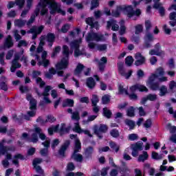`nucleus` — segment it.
<instances>
[{"label": "nucleus", "mask_w": 176, "mask_h": 176, "mask_svg": "<svg viewBox=\"0 0 176 176\" xmlns=\"http://www.w3.org/2000/svg\"><path fill=\"white\" fill-rule=\"evenodd\" d=\"M125 124L126 126H129V130H134V128L135 127V122L134 121L126 119L125 120Z\"/></svg>", "instance_id": "obj_38"}, {"label": "nucleus", "mask_w": 176, "mask_h": 176, "mask_svg": "<svg viewBox=\"0 0 176 176\" xmlns=\"http://www.w3.org/2000/svg\"><path fill=\"white\" fill-rule=\"evenodd\" d=\"M107 48L108 45H107V44H99L97 45V50H98V52H105Z\"/></svg>", "instance_id": "obj_48"}, {"label": "nucleus", "mask_w": 176, "mask_h": 176, "mask_svg": "<svg viewBox=\"0 0 176 176\" xmlns=\"http://www.w3.org/2000/svg\"><path fill=\"white\" fill-rule=\"evenodd\" d=\"M144 143L142 141H139L131 144V155L133 156V157H137V156H138V152H140V151H144V147H142Z\"/></svg>", "instance_id": "obj_7"}, {"label": "nucleus", "mask_w": 176, "mask_h": 176, "mask_svg": "<svg viewBox=\"0 0 176 176\" xmlns=\"http://www.w3.org/2000/svg\"><path fill=\"white\" fill-rule=\"evenodd\" d=\"M43 162V160L42 158H34L32 162L33 167H35L36 166H39L38 164H41Z\"/></svg>", "instance_id": "obj_57"}, {"label": "nucleus", "mask_w": 176, "mask_h": 176, "mask_svg": "<svg viewBox=\"0 0 176 176\" xmlns=\"http://www.w3.org/2000/svg\"><path fill=\"white\" fill-rule=\"evenodd\" d=\"M13 45H14L13 43V38H12V36L8 35L3 45L1 47V49H10V47H13Z\"/></svg>", "instance_id": "obj_15"}, {"label": "nucleus", "mask_w": 176, "mask_h": 176, "mask_svg": "<svg viewBox=\"0 0 176 176\" xmlns=\"http://www.w3.org/2000/svg\"><path fill=\"white\" fill-rule=\"evenodd\" d=\"M40 155L44 157L49 156V148H41L40 150Z\"/></svg>", "instance_id": "obj_56"}, {"label": "nucleus", "mask_w": 176, "mask_h": 176, "mask_svg": "<svg viewBox=\"0 0 176 176\" xmlns=\"http://www.w3.org/2000/svg\"><path fill=\"white\" fill-rule=\"evenodd\" d=\"M76 168L75 164L74 162H69L67 165V171H74Z\"/></svg>", "instance_id": "obj_60"}, {"label": "nucleus", "mask_w": 176, "mask_h": 176, "mask_svg": "<svg viewBox=\"0 0 176 176\" xmlns=\"http://www.w3.org/2000/svg\"><path fill=\"white\" fill-rule=\"evenodd\" d=\"M52 87L50 85L45 86V87L44 89V92L43 93V96L44 97H48L49 91H50V90H52Z\"/></svg>", "instance_id": "obj_52"}, {"label": "nucleus", "mask_w": 176, "mask_h": 176, "mask_svg": "<svg viewBox=\"0 0 176 176\" xmlns=\"http://www.w3.org/2000/svg\"><path fill=\"white\" fill-rule=\"evenodd\" d=\"M3 142H5V140H3L1 142H0V157L1 156L6 155L7 146L3 145Z\"/></svg>", "instance_id": "obj_31"}, {"label": "nucleus", "mask_w": 176, "mask_h": 176, "mask_svg": "<svg viewBox=\"0 0 176 176\" xmlns=\"http://www.w3.org/2000/svg\"><path fill=\"white\" fill-rule=\"evenodd\" d=\"M111 28L112 31H118L119 30V25L116 24V21L111 20L107 21V28L109 30Z\"/></svg>", "instance_id": "obj_19"}, {"label": "nucleus", "mask_w": 176, "mask_h": 176, "mask_svg": "<svg viewBox=\"0 0 176 176\" xmlns=\"http://www.w3.org/2000/svg\"><path fill=\"white\" fill-rule=\"evenodd\" d=\"M38 134L40 140L45 141L46 140V135L42 133V129L40 127L34 126V133H32V138L30 137L28 133H23L21 137V140H25L28 142H33V144H36L38 141Z\"/></svg>", "instance_id": "obj_1"}, {"label": "nucleus", "mask_w": 176, "mask_h": 176, "mask_svg": "<svg viewBox=\"0 0 176 176\" xmlns=\"http://www.w3.org/2000/svg\"><path fill=\"white\" fill-rule=\"evenodd\" d=\"M118 91H119L120 94H126V96H127V94H129V91H127V89H124V87L122 85H119Z\"/></svg>", "instance_id": "obj_49"}, {"label": "nucleus", "mask_w": 176, "mask_h": 176, "mask_svg": "<svg viewBox=\"0 0 176 176\" xmlns=\"http://www.w3.org/2000/svg\"><path fill=\"white\" fill-rule=\"evenodd\" d=\"M110 135H111V137H113V138H118V137L120 135V134H119V131H118V129H112L110 131Z\"/></svg>", "instance_id": "obj_51"}, {"label": "nucleus", "mask_w": 176, "mask_h": 176, "mask_svg": "<svg viewBox=\"0 0 176 176\" xmlns=\"http://www.w3.org/2000/svg\"><path fill=\"white\" fill-rule=\"evenodd\" d=\"M166 127L170 131V133H171V134H174L175 133H176V126H171V123H168Z\"/></svg>", "instance_id": "obj_59"}, {"label": "nucleus", "mask_w": 176, "mask_h": 176, "mask_svg": "<svg viewBox=\"0 0 176 176\" xmlns=\"http://www.w3.org/2000/svg\"><path fill=\"white\" fill-rule=\"evenodd\" d=\"M100 6V0H91V10L96 9Z\"/></svg>", "instance_id": "obj_43"}, {"label": "nucleus", "mask_w": 176, "mask_h": 176, "mask_svg": "<svg viewBox=\"0 0 176 176\" xmlns=\"http://www.w3.org/2000/svg\"><path fill=\"white\" fill-rule=\"evenodd\" d=\"M121 174H126V173H130V169L127 167L126 162H122V166L120 168Z\"/></svg>", "instance_id": "obj_33"}, {"label": "nucleus", "mask_w": 176, "mask_h": 176, "mask_svg": "<svg viewBox=\"0 0 176 176\" xmlns=\"http://www.w3.org/2000/svg\"><path fill=\"white\" fill-rule=\"evenodd\" d=\"M69 145H71V141L69 140H65L58 151V155L62 157H65V152H67V150L69 148Z\"/></svg>", "instance_id": "obj_9"}, {"label": "nucleus", "mask_w": 176, "mask_h": 176, "mask_svg": "<svg viewBox=\"0 0 176 176\" xmlns=\"http://www.w3.org/2000/svg\"><path fill=\"white\" fill-rule=\"evenodd\" d=\"M135 65H136V67L143 65V64H145V61H146L145 56H142L141 52H138L135 54Z\"/></svg>", "instance_id": "obj_10"}, {"label": "nucleus", "mask_w": 176, "mask_h": 176, "mask_svg": "<svg viewBox=\"0 0 176 176\" xmlns=\"http://www.w3.org/2000/svg\"><path fill=\"white\" fill-rule=\"evenodd\" d=\"M54 1L56 0H40L38 6H40L41 16H46L49 14V9H47V6H49L51 11L53 10L52 5H54Z\"/></svg>", "instance_id": "obj_3"}, {"label": "nucleus", "mask_w": 176, "mask_h": 176, "mask_svg": "<svg viewBox=\"0 0 176 176\" xmlns=\"http://www.w3.org/2000/svg\"><path fill=\"white\" fill-rule=\"evenodd\" d=\"M82 151V143L80 140H76L74 142V149L72 153V157L79 163H82L83 162V155L81 154H78L79 152Z\"/></svg>", "instance_id": "obj_4"}, {"label": "nucleus", "mask_w": 176, "mask_h": 176, "mask_svg": "<svg viewBox=\"0 0 176 176\" xmlns=\"http://www.w3.org/2000/svg\"><path fill=\"white\" fill-rule=\"evenodd\" d=\"M86 85L89 89H94L96 87V80L92 77H89L87 79Z\"/></svg>", "instance_id": "obj_26"}, {"label": "nucleus", "mask_w": 176, "mask_h": 176, "mask_svg": "<svg viewBox=\"0 0 176 176\" xmlns=\"http://www.w3.org/2000/svg\"><path fill=\"white\" fill-rule=\"evenodd\" d=\"M72 119L73 120H77V122H79L80 120V116H79V111H74L72 113Z\"/></svg>", "instance_id": "obj_55"}, {"label": "nucleus", "mask_w": 176, "mask_h": 176, "mask_svg": "<svg viewBox=\"0 0 176 176\" xmlns=\"http://www.w3.org/2000/svg\"><path fill=\"white\" fill-rule=\"evenodd\" d=\"M30 110L36 111V100L33 99L30 102Z\"/></svg>", "instance_id": "obj_45"}, {"label": "nucleus", "mask_w": 176, "mask_h": 176, "mask_svg": "<svg viewBox=\"0 0 176 176\" xmlns=\"http://www.w3.org/2000/svg\"><path fill=\"white\" fill-rule=\"evenodd\" d=\"M85 69V67H77L74 70V75L78 76L82 74V72Z\"/></svg>", "instance_id": "obj_58"}, {"label": "nucleus", "mask_w": 176, "mask_h": 176, "mask_svg": "<svg viewBox=\"0 0 176 176\" xmlns=\"http://www.w3.org/2000/svg\"><path fill=\"white\" fill-rule=\"evenodd\" d=\"M160 97H164L168 93L167 87L162 85L160 89Z\"/></svg>", "instance_id": "obj_42"}, {"label": "nucleus", "mask_w": 176, "mask_h": 176, "mask_svg": "<svg viewBox=\"0 0 176 176\" xmlns=\"http://www.w3.org/2000/svg\"><path fill=\"white\" fill-rule=\"evenodd\" d=\"M154 38H153V34L151 33H146L144 36V47L146 49H149L152 47V44H151V42H153Z\"/></svg>", "instance_id": "obj_11"}, {"label": "nucleus", "mask_w": 176, "mask_h": 176, "mask_svg": "<svg viewBox=\"0 0 176 176\" xmlns=\"http://www.w3.org/2000/svg\"><path fill=\"white\" fill-rule=\"evenodd\" d=\"M52 6L53 8V10L50 11L51 14H54V13L57 12V13H60L62 16H65V11L63 10L60 8L58 7V4L57 3V2L54 1V4H52Z\"/></svg>", "instance_id": "obj_16"}, {"label": "nucleus", "mask_w": 176, "mask_h": 176, "mask_svg": "<svg viewBox=\"0 0 176 176\" xmlns=\"http://www.w3.org/2000/svg\"><path fill=\"white\" fill-rule=\"evenodd\" d=\"M131 93L126 94V96H129V99L132 100L133 101H137L138 100V96L135 94V91L138 90V91H140V93H148L149 91V89L145 85H141V84H135L130 87Z\"/></svg>", "instance_id": "obj_2"}, {"label": "nucleus", "mask_w": 176, "mask_h": 176, "mask_svg": "<svg viewBox=\"0 0 176 176\" xmlns=\"http://www.w3.org/2000/svg\"><path fill=\"white\" fill-rule=\"evenodd\" d=\"M27 23V21L23 20V19H16L14 21V25L16 27H19V28H21V27H24L25 25V23Z\"/></svg>", "instance_id": "obj_32"}, {"label": "nucleus", "mask_w": 176, "mask_h": 176, "mask_svg": "<svg viewBox=\"0 0 176 176\" xmlns=\"http://www.w3.org/2000/svg\"><path fill=\"white\" fill-rule=\"evenodd\" d=\"M144 24L146 32H149V30H151V28H152V23H151V21L146 20Z\"/></svg>", "instance_id": "obj_63"}, {"label": "nucleus", "mask_w": 176, "mask_h": 176, "mask_svg": "<svg viewBox=\"0 0 176 176\" xmlns=\"http://www.w3.org/2000/svg\"><path fill=\"white\" fill-rule=\"evenodd\" d=\"M45 39L48 43H54V41H56V34L52 32H49L47 34Z\"/></svg>", "instance_id": "obj_27"}, {"label": "nucleus", "mask_w": 176, "mask_h": 176, "mask_svg": "<svg viewBox=\"0 0 176 176\" xmlns=\"http://www.w3.org/2000/svg\"><path fill=\"white\" fill-rule=\"evenodd\" d=\"M108 63V59L107 57L103 56L100 58V61L98 63L99 67H104V64H107Z\"/></svg>", "instance_id": "obj_62"}, {"label": "nucleus", "mask_w": 176, "mask_h": 176, "mask_svg": "<svg viewBox=\"0 0 176 176\" xmlns=\"http://www.w3.org/2000/svg\"><path fill=\"white\" fill-rule=\"evenodd\" d=\"M63 54L65 57H69V47H68L67 45H63Z\"/></svg>", "instance_id": "obj_46"}, {"label": "nucleus", "mask_w": 176, "mask_h": 176, "mask_svg": "<svg viewBox=\"0 0 176 176\" xmlns=\"http://www.w3.org/2000/svg\"><path fill=\"white\" fill-rule=\"evenodd\" d=\"M109 101H111L109 96L104 95L102 97V104H103V105H107V104H109Z\"/></svg>", "instance_id": "obj_47"}, {"label": "nucleus", "mask_w": 176, "mask_h": 176, "mask_svg": "<svg viewBox=\"0 0 176 176\" xmlns=\"http://www.w3.org/2000/svg\"><path fill=\"white\" fill-rule=\"evenodd\" d=\"M149 157V155L148 154V152L143 151L142 154H140L139 157H138V162L139 163H145V160H148Z\"/></svg>", "instance_id": "obj_25"}, {"label": "nucleus", "mask_w": 176, "mask_h": 176, "mask_svg": "<svg viewBox=\"0 0 176 176\" xmlns=\"http://www.w3.org/2000/svg\"><path fill=\"white\" fill-rule=\"evenodd\" d=\"M126 115L129 116V118H134V116H135V109L134 107L131 106L127 109Z\"/></svg>", "instance_id": "obj_29"}, {"label": "nucleus", "mask_w": 176, "mask_h": 176, "mask_svg": "<svg viewBox=\"0 0 176 176\" xmlns=\"http://www.w3.org/2000/svg\"><path fill=\"white\" fill-rule=\"evenodd\" d=\"M42 31H43V25H41L38 28H36V26H33L32 28H30V30L27 32L28 34H41Z\"/></svg>", "instance_id": "obj_22"}, {"label": "nucleus", "mask_w": 176, "mask_h": 176, "mask_svg": "<svg viewBox=\"0 0 176 176\" xmlns=\"http://www.w3.org/2000/svg\"><path fill=\"white\" fill-rule=\"evenodd\" d=\"M81 41H82V40H80H80H74V41H72L70 43L71 47H72V49H75V50L77 49H79L80 43Z\"/></svg>", "instance_id": "obj_37"}, {"label": "nucleus", "mask_w": 176, "mask_h": 176, "mask_svg": "<svg viewBox=\"0 0 176 176\" xmlns=\"http://www.w3.org/2000/svg\"><path fill=\"white\" fill-rule=\"evenodd\" d=\"M65 123H62L60 124V128L59 129V134L60 135H64L65 134H69V131H71V126L65 127Z\"/></svg>", "instance_id": "obj_17"}, {"label": "nucleus", "mask_w": 176, "mask_h": 176, "mask_svg": "<svg viewBox=\"0 0 176 176\" xmlns=\"http://www.w3.org/2000/svg\"><path fill=\"white\" fill-rule=\"evenodd\" d=\"M72 131H74V133H78V134L83 133V129L80 128L79 122L74 123V127L72 129Z\"/></svg>", "instance_id": "obj_34"}, {"label": "nucleus", "mask_w": 176, "mask_h": 176, "mask_svg": "<svg viewBox=\"0 0 176 176\" xmlns=\"http://www.w3.org/2000/svg\"><path fill=\"white\" fill-rule=\"evenodd\" d=\"M146 96L148 101H156L157 100V95L156 94H149Z\"/></svg>", "instance_id": "obj_53"}, {"label": "nucleus", "mask_w": 176, "mask_h": 176, "mask_svg": "<svg viewBox=\"0 0 176 176\" xmlns=\"http://www.w3.org/2000/svg\"><path fill=\"white\" fill-rule=\"evenodd\" d=\"M61 50V47L60 45H58L56 47H55V48L54 49L53 52L52 53L51 57H56V56L57 54H58V53H60V51Z\"/></svg>", "instance_id": "obj_50"}, {"label": "nucleus", "mask_w": 176, "mask_h": 176, "mask_svg": "<svg viewBox=\"0 0 176 176\" xmlns=\"http://www.w3.org/2000/svg\"><path fill=\"white\" fill-rule=\"evenodd\" d=\"M133 63H134V58L131 56H128L125 58V64L128 67H131L133 65Z\"/></svg>", "instance_id": "obj_41"}, {"label": "nucleus", "mask_w": 176, "mask_h": 176, "mask_svg": "<svg viewBox=\"0 0 176 176\" xmlns=\"http://www.w3.org/2000/svg\"><path fill=\"white\" fill-rule=\"evenodd\" d=\"M151 157L154 160H162V159H163V155L162 154L159 155V153H156V151H153L151 153Z\"/></svg>", "instance_id": "obj_39"}, {"label": "nucleus", "mask_w": 176, "mask_h": 176, "mask_svg": "<svg viewBox=\"0 0 176 176\" xmlns=\"http://www.w3.org/2000/svg\"><path fill=\"white\" fill-rule=\"evenodd\" d=\"M86 41L87 42H93V41L101 42V41H104V35L96 32H89L86 37Z\"/></svg>", "instance_id": "obj_6"}, {"label": "nucleus", "mask_w": 176, "mask_h": 176, "mask_svg": "<svg viewBox=\"0 0 176 176\" xmlns=\"http://www.w3.org/2000/svg\"><path fill=\"white\" fill-rule=\"evenodd\" d=\"M91 102L92 104V107H96V105H97V104L100 102V98H98V96L96 94H93L91 99Z\"/></svg>", "instance_id": "obj_36"}, {"label": "nucleus", "mask_w": 176, "mask_h": 176, "mask_svg": "<svg viewBox=\"0 0 176 176\" xmlns=\"http://www.w3.org/2000/svg\"><path fill=\"white\" fill-rule=\"evenodd\" d=\"M126 16L129 19H131L133 16L140 17V16H141V10L137 9L136 10H134L133 6H126Z\"/></svg>", "instance_id": "obj_8"}, {"label": "nucleus", "mask_w": 176, "mask_h": 176, "mask_svg": "<svg viewBox=\"0 0 176 176\" xmlns=\"http://www.w3.org/2000/svg\"><path fill=\"white\" fill-rule=\"evenodd\" d=\"M135 35H140L144 31V26L142 24H138L135 26Z\"/></svg>", "instance_id": "obj_35"}, {"label": "nucleus", "mask_w": 176, "mask_h": 176, "mask_svg": "<svg viewBox=\"0 0 176 176\" xmlns=\"http://www.w3.org/2000/svg\"><path fill=\"white\" fill-rule=\"evenodd\" d=\"M109 146L111 148V149H115L116 153L119 152V149H120V147L113 141L109 142Z\"/></svg>", "instance_id": "obj_44"}, {"label": "nucleus", "mask_w": 176, "mask_h": 176, "mask_svg": "<svg viewBox=\"0 0 176 176\" xmlns=\"http://www.w3.org/2000/svg\"><path fill=\"white\" fill-rule=\"evenodd\" d=\"M107 131H108V126L105 124H100L99 128L98 126H95L94 127V133L95 134H96V135H98V138H100V140L102 139V135H101L100 134V133H107Z\"/></svg>", "instance_id": "obj_12"}, {"label": "nucleus", "mask_w": 176, "mask_h": 176, "mask_svg": "<svg viewBox=\"0 0 176 176\" xmlns=\"http://www.w3.org/2000/svg\"><path fill=\"white\" fill-rule=\"evenodd\" d=\"M69 64V56H65L61 58L60 63H57L55 67H67Z\"/></svg>", "instance_id": "obj_21"}, {"label": "nucleus", "mask_w": 176, "mask_h": 176, "mask_svg": "<svg viewBox=\"0 0 176 176\" xmlns=\"http://www.w3.org/2000/svg\"><path fill=\"white\" fill-rule=\"evenodd\" d=\"M103 116L107 119H111L112 118V111L108 109V107L103 108Z\"/></svg>", "instance_id": "obj_30"}, {"label": "nucleus", "mask_w": 176, "mask_h": 176, "mask_svg": "<svg viewBox=\"0 0 176 176\" xmlns=\"http://www.w3.org/2000/svg\"><path fill=\"white\" fill-rule=\"evenodd\" d=\"M19 160H25V157H24L21 153L14 155L12 160V164H14V166H19Z\"/></svg>", "instance_id": "obj_18"}, {"label": "nucleus", "mask_w": 176, "mask_h": 176, "mask_svg": "<svg viewBox=\"0 0 176 176\" xmlns=\"http://www.w3.org/2000/svg\"><path fill=\"white\" fill-rule=\"evenodd\" d=\"M94 152V148L89 146L85 150V159H91L93 153Z\"/></svg>", "instance_id": "obj_24"}, {"label": "nucleus", "mask_w": 176, "mask_h": 176, "mask_svg": "<svg viewBox=\"0 0 176 176\" xmlns=\"http://www.w3.org/2000/svg\"><path fill=\"white\" fill-rule=\"evenodd\" d=\"M85 23L86 24H87V25H89L91 27V30H93L94 28H95V30H99L100 28V23H98V21L94 22V17L86 18Z\"/></svg>", "instance_id": "obj_14"}, {"label": "nucleus", "mask_w": 176, "mask_h": 176, "mask_svg": "<svg viewBox=\"0 0 176 176\" xmlns=\"http://www.w3.org/2000/svg\"><path fill=\"white\" fill-rule=\"evenodd\" d=\"M56 120H57V119L56 118H54V116H53L52 115H48V116H47V119L45 120V122L47 123H54V122H56Z\"/></svg>", "instance_id": "obj_54"}, {"label": "nucleus", "mask_w": 176, "mask_h": 176, "mask_svg": "<svg viewBox=\"0 0 176 176\" xmlns=\"http://www.w3.org/2000/svg\"><path fill=\"white\" fill-rule=\"evenodd\" d=\"M159 78V75L156 74H151L147 80L146 85L148 86L149 89L153 91H156L160 89V84L159 82H155L156 79Z\"/></svg>", "instance_id": "obj_5"}, {"label": "nucleus", "mask_w": 176, "mask_h": 176, "mask_svg": "<svg viewBox=\"0 0 176 176\" xmlns=\"http://www.w3.org/2000/svg\"><path fill=\"white\" fill-rule=\"evenodd\" d=\"M120 12H127V6H117L116 10L111 12V16L113 17H120Z\"/></svg>", "instance_id": "obj_13"}, {"label": "nucleus", "mask_w": 176, "mask_h": 176, "mask_svg": "<svg viewBox=\"0 0 176 176\" xmlns=\"http://www.w3.org/2000/svg\"><path fill=\"white\" fill-rule=\"evenodd\" d=\"M75 104V101L74 99H69V98H66L63 101L62 107L63 108H72Z\"/></svg>", "instance_id": "obj_20"}, {"label": "nucleus", "mask_w": 176, "mask_h": 176, "mask_svg": "<svg viewBox=\"0 0 176 176\" xmlns=\"http://www.w3.org/2000/svg\"><path fill=\"white\" fill-rule=\"evenodd\" d=\"M0 89L1 90H3L4 91H8V87L6 82L2 81L0 82Z\"/></svg>", "instance_id": "obj_64"}, {"label": "nucleus", "mask_w": 176, "mask_h": 176, "mask_svg": "<svg viewBox=\"0 0 176 176\" xmlns=\"http://www.w3.org/2000/svg\"><path fill=\"white\" fill-rule=\"evenodd\" d=\"M34 168L36 170V172L37 173V174L43 175L45 171L43 170V169H42V167H41V166H34Z\"/></svg>", "instance_id": "obj_61"}, {"label": "nucleus", "mask_w": 176, "mask_h": 176, "mask_svg": "<svg viewBox=\"0 0 176 176\" xmlns=\"http://www.w3.org/2000/svg\"><path fill=\"white\" fill-rule=\"evenodd\" d=\"M12 119L18 122V124H23V120H24L23 113L21 116L14 115L12 116Z\"/></svg>", "instance_id": "obj_40"}, {"label": "nucleus", "mask_w": 176, "mask_h": 176, "mask_svg": "<svg viewBox=\"0 0 176 176\" xmlns=\"http://www.w3.org/2000/svg\"><path fill=\"white\" fill-rule=\"evenodd\" d=\"M42 58L43 60L38 61V63H37L38 65H39V67H41V65H43V67H49V64H50V61L46 59V58L45 57V54L42 55Z\"/></svg>", "instance_id": "obj_28"}, {"label": "nucleus", "mask_w": 176, "mask_h": 176, "mask_svg": "<svg viewBox=\"0 0 176 176\" xmlns=\"http://www.w3.org/2000/svg\"><path fill=\"white\" fill-rule=\"evenodd\" d=\"M21 57V55H20V53L15 54L14 56V59L12 61L11 67H21V64L19 63V60H20Z\"/></svg>", "instance_id": "obj_23"}]
</instances>
